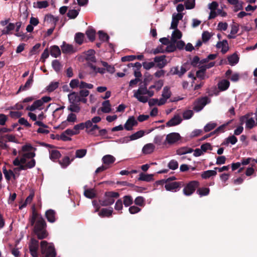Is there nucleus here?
I'll use <instances>...</instances> for the list:
<instances>
[{
    "label": "nucleus",
    "mask_w": 257,
    "mask_h": 257,
    "mask_svg": "<svg viewBox=\"0 0 257 257\" xmlns=\"http://www.w3.org/2000/svg\"><path fill=\"white\" fill-rule=\"evenodd\" d=\"M35 156V153H25L21 158L17 157L13 161L14 165L16 166V168L12 170L14 174V179L19 177L21 171L31 169L35 167L36 161L33 159Z\"/></svg>",
    "instance_id": "f257e3e1"
},
{
    "label": "nucleus",
    "mask_w": 257,
    "mask_h": 257,
    "mask_svg": "<svg viewBox=\"0 0 257 257\" xmlns=\"http://www.w3.org/2000/svg\"><path fill=\"white\" fill-rule=\"evenodd\" d=\"M35 221L34 230L38 238L41 239L46 237L47 233L45 230L46 223L44 219L42 217L34 215L31 221V225H33Z\"/></svg>",
    "instance_id": "f03ea898"
},
{
    "label": "nucleus",
    "mask_w": 257,
    "mask_h": 257,
    "mask_svg": "<svg viewBox=\"0 0 257 257\" xmlns=\"http://www.w3.org/2000/svg\"><path fill=\"white\" fill-rule=\"evenodd\" d=\"M134 96L137 99L138 101L143 103H146L148 101L147 96H145L147 94L149 96H153L154 92L151 89L148 90L146 85L140 86L137 90H134Z\"/></svg>",
    "instance_id": "7ed1b4c3"
},
{
    "label": "nucleus",
    "mask_w": 257,
    "mask_h": 257,
    "mask_svg": "<svg viewBox=\"0 0 257 257\" xmlns=\"http://www.w3.org/2000/svg\"><path fill=\"white\" fill-rule=\"evenodd\" d=\"M40 247L42 254L45 257L56 256V252L53 243L43 240L41 242Z\"/></svg>",
    "instance_id": "20e7f679"
},
{
    "label": "nucleus",
    "mask_w": 257,
    "mask_h": 257,
    "mask_svg": "<svg viewBox=\"0 0 257 257\" xmlns=\"http://www.w3.org/2000/svg\"><path fill=\"white\" fill-rule=\"evenodd\" d=\"M51 100V98L49 96H44L41 99L35 101L33 103L27 107V109L33 111L36 109L41 110L44 103H47Z\"/></svg>",
    "instance_id": "39448f33"
},
{
    "label": "nucleus",
    "mask_w": 257,
    "mask_h": 257,
    "mask_svg": "<svg viewBox=\"0 0 257 257\" xmlns=\"http://www.w3.org/2000/svg\"><path fill=\"white\" fill-rule=\"evenodd\" d=\"M210 99L207 97H204L198 99L194 103L193 109L196 112L201 111L204 107L210 102Z\"/></svg>",
    "instance_id": "423d86ee"
},
{
    "label": "nucleus",
    "mask_w": 257,
    "mask_h": 257,
    "mask_svg": "<svg viewBox=\"0 0 257 257\" xmlns=\"http://www.w3.org/2000/svg\"><path fill=\"white\" fill-rule=\"evenodd\" d=\"M198 186V182L193 181L189 182L183 189V193L186 196H190L193 193Z\"/></svg>",
    "instance_id": "0eeeda50"
},
{
    "label": "nucleus",
    "mask_w": 257,
    "mask_h": 257,
    "mask_svg": "<svg viewBox=\"0 0 257 257\" xmlns=\"http://www.w3.org/2000/svg\"><path fill=\"white\" fill-rule=\"evenodd\" d=\"M181 138L179 134L177 133H171L166 136V143L167 146L176 143Z\"/></svg>",
    "instance_id": "6e6552de"
},
{
    "label": "nucleus",
    "mask_w": 257,
    "mask_h": 257,
    "mask_svg": "<svg viewBox=\"0 0 257 257\" xmlns=\"http://www.w3.org/2000/svg\"><path fill=\"white\" fill-rule=\"evenodd\" d=\"M38 246V241L34 239H32L29 245V249L31 254L33 257H38L37 252Z\"/></svg>",
    "instance_id": "1a4fd4ad"
},
{
    "label": "nucleus",
    "mask_w": 257,
    "mask_h": 257,
    "mask_svg": "<svg viewBox=\"0 0 257 257\" xmlns=\"http://www.w3.org/2000/svg\"><path fill=\"white\" fill-rule=\"evenodd\" d=\"M183 14L182 13H174L172 15V20L170 29H177L179 21L182 19Z\"/></svg>",
    "instance_id": "9d476101"
},
{
    "label": "nucleus",
    "mask_w": 257,
    "mask_h": 257,
    "mask_svg": "<svg viewBox=\"0 0 257 257\" xmlns=\"http://www.w3.org/2000/svg\"><path fill=\"white\" fill-rule=\"evenodd\" d=\"M182 121V118L181 115L177 114L166 123V125L169 127L176 126L180 124Z\"/></svg>",
    "instance_id": "9b49d317"
},
{
    "label": "nucleus",
    "mask_w": 257,
    "mask_h": 257,
    "mask_svg": "<svg viewBox=\"0 0 257 257\" xmlns=\"http://www.w3.org/2000/svg\"><path fill=\"white\" fill-rule=\"evenodd\" d=\"M138 122L134 116H130L124 125V128L127 131H132Z\"/></svg>",
    "instance_id": "f8f14e48"
},
{
    "label": "nucleus",
    "mask_w": 257,
    "mask_h": 257,
    "mask_svg": "<svg viewBox=\"0 0 257 257\" xmlns=\"http://www.w3.org/2000/svg\"><path fill=\"white\" fill-rule=\"evenodd\" d=\"M154 143L160 148H164L167 147L166 139H164V136H156L154 139Z\"/></svg>",
    "instance_id": "ddd939ff"
},
{
    "label": "nucleus",
    "mask_w": 257,
    "mask_h": 257,
    "mask_svg": "<svg viewBox=\"0 0 257 257\" xmlns=\"http://www.w3.org/2000/svg\"><path fill=\"white\" fill-rule=\"evenodd\" d=\"M181 185V183L178 182H166L165 188L167 191H176L177 189Z\"/></svg>",
    "instance_id": "4468645a"
},
{
    "label": "nucleus",
    "mask_w": 257,
    "mask_h": 257,
    "mask_svg": "<svg viewBox=\"0 0 257 257\" xmlns=\"http://www.w3.org/2000/svg\"><path fill=\"white\" fill-rule=\"evenodd\" d=\"M154 62L157 64V66L160 69L164 67L167 64V60L165 55L156 57L154 58Z\"/></svg>",
    "instance_id": "2eb2a0df"
},
{
    "label": "nucleus",
    "mask_w": 257,
    "mask_h": 257,
    "mask_svg": "<svg viewBox=\"0 0 257 257\" xmlns=\"http://www.w3.org/2000/svg\"><path fill=\"white\" fill-rule=\"evenodd\" d=\"M69 102L78 103L80 102L81 96L79 92H72L68 95Z\"/></svg>",
    "instance_id": "dca6fc26"
},
{
    "label": "nucleus",
    "mask_w": 257,
    "mask_h": 257,
    "mask_svg": "<svg viewBox=\"0 0 257 257\" xmlns=\"http://www.w3.org/2000/svg\"><path fill=\"white\" fill-rule=\"evenodd\" d=\"M155 148V145L152 143H149L145 145L142 149V153L145 155L152 153Z\"/></svg>",
    "instance_id": "f3484780"
},
{
    "label": "nucleus",
    "mask_w": 257,
    "mask_h": 257,
    "mask_svg": "<svg viewBox=\"0 0 257 257\" xmlns=\"http://www.w3.org/2000/svg\"><path fill=\"white\" fill-rule=\"evenodd\" d=\"M174 29V31L172 32L171 41L172 43L175 44L178 40L181 38L182 33L177 28Z\"/></svg>",
    "instance_id": "a211bd4d"
},
{
    "label": "nucleus",
    "mask_w": 257,
    "mask_h": 257,
    "mask_svg": "<svg viewBox=\"0 0 257 257\" xmlns=\"http://www.w3.org/2000/svg\"><path fill=\"white\" fill-rule=\"evenodd\" d=\"M216 47L221 49V52L223 54L225 53L229 49L228 42L226 40L218 42L216 44Z\"/></svg>",
    "instance_id": "6ab92c4d"
},
{
    "label": "nucleus",
    "mask_w": 257,
    "mask_h": 257,
    "mask_svg": "<svg viewBox=\"0 0 257 257\" xmlns=\"http://www.w3.org/2000/svg\"><path fill=\"white\" fill-rule=\"evenodd\" d=\"M77 120V117L76 114L73 113H70L67 116V119L65 121H64L61 123V126H66L67 125L68 122H70L72 123H74Z\"/></svg>",
    "instance_id": "aec40b11"
},
{
    "label": "nucleus",
    "mask_w": 257,
    "mask_h": 257,
    "mask_svg": "<svg viewBox=\"0 0 257 257\" xmlns=\"http://www.w3.org/2000/svg\"><path fill=\"white\" fill-rule=\"evenodd\" d=\"M101 111L103 113H109L111 111V104L108 100L103 101L102 106L100 107Z\"/></svg>",
    "instance_id": "412c9836"
},
{
    "label": "nucleus",
    "mask_w": 257,
    "mask_h": 257,
    "mask_svg": "<svg viewBox=\"0 0 257 257\" xmlns=\"http://www.w3.org/2000/svg\"><path fill=\"white\" fill-rule=\"evenodd\" d=\"M44 20L46 23H50L52 26H56L58 19L52 15L49 14L45 16Z\"/></svg>",
    "instance_id": "4be33fe9"
},
{
    "label": "nucleus",
    "mask_w": 257,
    "mask_h": 257,
    "mask_svg": "<svg viewBox=\"0 0 257 257\" xmlns=\"http://www.w3.org/2000/svg\"><path fill=\"white\" fill-rule=\"evenodd\" d=\"M115 158L112 155H106L102 157V161L103 164L109 165L114 162Z\"/></svg>",
    "instance_id": "5701e85b"
},
{
    "label": "nucleus",
    "mask_w": 257,
    "mask_h": 257,
    "mask_svg": "<svg viewBox=\"0 0 257 257\" xmlns=\"http://www.w3.org/2000/svg\"><path fill=\"white\" fill-rule=\"evenodd\" d=\"M46 217L48 221L53 223L55 221V212L53 210L49 209L46 212Z\"/></svg>",
    "instance_id": "b1692460"
},
{
    "label": "nucleus",
    "mask_w": 257,
    "mask_h": 257,
    "mask_svg": "<svg viewBox=\"0 0 257 257\" xmlns=\"http://www.w3.org/2000/svg\"><path fill=\"white\" fill-rule=\"evenodd\" d=\"M113 212L112 208H103L99 212L98 215L100 217H109L111 215Z\"/></svg>",
    "instance_id": "393cba45"
},
{
    "label": "nucleus",
    "mask_w": 257,
    "mask_h": 257,
    "mask_svg": "<svg viewBox=\"0 0 257 257\" xmlns=\"http://www.w3.org/2000/svg\"><path fill=\"white\" fill-rule=\"evenodd\" d=\"M50 54L54 58H57L60 56L61 51L59 47L56 45L52 46L50 48Z\"/></svg>",
    "instance_id": "a878e982"
},
{
    "label": "nucleus",
    "mask_w": 257,
    "mask_h": 257,
    "mask_svg": "<svg viewBox=\"0 0 257 257\" xmlns=\"http://www.w3.org/2000/svg\"><path fill=\"white\" fill-rule=\"evenodd\" d=\"M49 155L50 159L53 161H55L61 157L60 152L56 150H50Z\"/></svg>",
    "instance_id": "bb28decb"
},
{
    "label": "nucleus",
    "mask_w": 257,
    "mask_h": 257,
    "mask_svg": "<svg viewBox=\"0 0 257 257\" xmlns=\"http://www.w3.org/2000/svg\"><path fill=\"white\" fill-rule=\"evenodd\" d=\"M33 74H32L29 77L28 80L26 81V83L24 86H21L20 88L19 91L20 90H26L29 88L31 87L32 86L33 82Z\"/></svg>",
    "instance_id": "cd10ccee"
},
{
    "label": "nucleus",
    "mask_w": 257,
    "mask_h": 257,
    "mask_svg": "<svg viewBox=\"0 0 257 257\" xmlns=\"http://www.w3.org/2000/svg\"><path fill=\"white\" fill-rule=\"evenodd\" d=\"M15 28V25L14 23H9L3 30V35L11 34V31Z\"/></svg>",
    "instance_id": "c85d7f7f"
},
{
    "label": "nucleus",
    "mask_w": 257,
    "mask_h": 257,
    "mask_svg": "<svg viewBox=\"0 0 257 257\" xmlns=\"http://www.w3.org/2000/svg\"><path fill=\"white\" fill-rule=\"evenodd\" d=\"M49 6V4L46 1H38L33 3V7L37 9L46 8Z\"/></svg>",
    "instance_id": "c756f323"
},
{
    "label": "nucleus",
    "mask_w": 257,
    "mask_h": 257,
    "mask_svg": "<svg viewBox=\"0 0 257 257\" xmlns=\"http://www.w3.org/2000/svg\"><path fill=\"white\" fill-rule=\"evenodd\" d=\"M230 83L229 82L225 79L222 80L220 81L218 84V88L224 91L226 90L229 86Z\"/></svg>",
    "instance_id": "7c9ffc66"
},
{
    "label": "nucleus",
    "mask_w": 257,
    "mask_h": 257,
    "mask_svg": "<svg viewBox=\"0 0 257 257\" xmlns=\"http://www.w3.org/2000/svg\"><path fill=\"white\" fill-rule=\"evenodd\" d=\"M145 131L140 130L131 135L129 138L130 140L134 141L143 137L145 135Z\"/></svg>",
    "instance_id": "2f4dec72"
},
{
    "label": "nucleus",
    "mask_w": 257,
    "mask_h": 257,
    "mask_svg": "<svg viewBox=\"0 0 257 257\" xmlns=\"http://www.w3.org/2000/svg\"><path fill=\"white\" fill-rule=\"evenodd\" d=\"M61 50L63 53H71L73 52V49L72 45L66 44L63 42V45L61 46Z\"/></svg>",
    "instance_id": "473e14b6"
},
{
    "label": "nucleus",
    "mask_w": 257,
    "mask_h": 257,
    "mask_svg": "<svg viewBox=\"0 0 257 257\" xmlns=\"http://www.w3.org/2000/svg\"><path fill=\"white\" fill-rule=\"evenodd\" d=\"M33 149V147L30 144H28L22 147V150L19 152V154L22 156L25 153H32L31 151Z\"/></svg>",
    "instance_id": "72a5a7b5"
},
{
    "label": "nucleus",
    "mask_w": 257,
    "mask_h": 257,
    "mask_svg": "<svg viewBox=\"0 0 257 257\" xmlns=\"http://www.w3.org/2000/svg\"><path fill=\"white\" fill-rule=\"evenodd\" d=\"M217 174L216 171L215 170H207L203 172L201 174V177L203 179H207L212 176H214Z\"/></svg>",
    "instance_id": "f704fd0d"
},
{
    "label": "nucleus",
    "mask_w": 257,
    "mask_h": 257,
    "mask_svg": "<svg viewBox=\"0 0 257 257\" xmlns=\"http://www.w3.org/2000/svg\"><path fill=\"white\" fill-rule=\"evenodd\" d=\"M227 59L229 64L232 66L237 64L239 60V58L236 54H233L228 56Z\"/></svg>",
    "instance_id": "c9c22d12"
},
{
    "label": "nucleus",
    "mask_w": 257,
    "mask_h": 257,
    "mask_svg": "<svg viewBox=\"0 0 257 257\" xmlns=\"http://www.w3.org/2000/svg\"><path fill=\"white\" fill-rule=\"evenodd\" d=\"M237 142V139L234 136H229L227 138L225 141L222 143L223 145H228L229 144L234 145Z\"/></svg>",
    "instance_id": "e433bc0d"
},
{
    "label": "nucleus",
    "mask_w": 257,
    "mask_h": 257,
    "mask_svg": "<svg viewBox=\"0 0 257 257\" xmlns=\"http://www.w3.org/2000/svg\"><path fill=\"white\" fill-rule=\"evenodd\" d=\"M70 104L68 107V109L71 112H79L80 110V107L77 103L70 102Z\"/></svg>",
    "instance_id": "4c0bfd02"
},
{
    "label": "nucleus",
    "mask_w": 257,
    "mask_h": 257,
    "mask_svg": "<svg viewBox=\"0 0 257 257\" xmlns=\"http://www.w3.org/2000/svg\"><path fill=\"white\" fill-rule=\"evenodd\" d=\"M86 35L90 41H93L95 37V31L92 28H89L86 32Z\"/></svg>",
    "instance_id": "58836bf2"
},
{
    "label": "nucleus",
    "mask_w": 257,
    "mask_h": 257,
    "mask_svg": "<svg viewBox=\"0 0 257 257\" xmlns=\"http://www.w3.org/2000/svg\"><path fill=\"white\" fill-rule=\"evenodd\" d=\"M114 202V199H111L110 197L106 195V198L100 201V204L103 206H106L112 204Z\"/></svg>",
    "instance_id": "ea45409f"
},
{
    "label": "nucleus",
    "mask_w": 257,
    "mask_h": 257,
    "mask_svg": "<svg viewBox=\"0 0 257 257\" xmlns=\"http://www.w3.org/2000/svg\"><path fill=\"white\" fill-rule=\"evenodd\" d=\"M80 10H70L67 14L68 17L69 19H73L77 17L79 14Z\"/></svg>",
    "instance_id": "a19ab883"
},
{
    "label": "nucleus",
    "mask_w": 257,
    "mask_h": 257,
    "mask_svg": "<svg viewBox=\"0 0 257 257\" xmlns=\"http://www.w3.org/2000/svg\"><path fill=\"white\" fill-rule=\"evenodd\" d=\"M52 66L54 70L58 72H59L62 67V65L58 60H54L52 62Z\"/></svg>",
    "instance_id": "79ce46f5"
},
{
    "label": "nucleus",
    "mask_w": 257,
    "mask_h": 257,
    "mask_svg": "<svg viewBox=\"0 0 257 257\" xmlns=\"http://www.w3.org/2000/svg\"><path fill=\"white\" fill-rule=\"evenodd\" d=\"M193 111L190 109L185 110L182 113L183 117L184 119H190L193 116Z\"/></svg>",
    "instance_id": "37998d69"
},
{
    "label": "nucleus",
    "mask_w": 257,
    "mask_h": 257,
    "mask_svg": "<svg viewBox=\"0 0 257 257\" xmlns=\"http://www.w3.org/2000/svg\"><path fill=\"white\" fill-rule=\"evenodd\" d=\"M71 163L70 158L68 157H65L59 161L61 167L63 168H66Z\"/></svg>",
    "instance_id": "c03bdc74"
},
{
    "label": "nucleus",
    "mask_w": 257,
    "mask_h": 257,
    "mask_svg": "<svg viewBox=\"0 0 257 257\" xmlns=\"http://www.w3.org/2000/svg\"><path fill=\"white\" fill-rule=\"evenodd\" d=\"M184 4L186 9H193L195 6V0H187Z\"/></svg>",
    "instance_id": "a18cd8bd"
},
{
    "label": "nucleus",
    "mask_w": 257,
    "mask_h": 257,
    "mask_svg": "<svg viewBox=\"0 0 257 257\" xmlns=\"http://www.w3.org/2000/svg\"><path fill=\"white\" fill-rule=\"evenodd\" d=\"M99 130V127L96 124H94L91 128L86 130V132L90 135H93L94 136H98V135L95 132L96 130Z\"/></svg>",
    "instance_id": "49530a36"
},
{
    "label": "nucleus",
    "mask_w": 257,
    "mask_h": 257,
    "mask_svg": "<svg viewBox=\"0 0 257 257\" xmlns=\"http://www.w3.org/2000/svg\"><path fill=\"white\" fill-rule=\"evenodd\" d=\"M123 204L125 207H128L133 203V198L129 195H126L123 197Z\"/></svg>",
    "instance_id": "de8ad7c7"
},
{
    "label": "nucleus",
    "mask_w": 257,
    "mask_h": 257,
    "mask_svg": "<svg viewBox=\"0 0 257 257\" xmlns=\"http://www.w3.org/2000/svg\"><path fill=\"white\" fill-rule=\"evenodd\" d=\"M58 85L59 83L58 82H52L46 87V90L49 92H52L58 88Z\"/></svg>",
    "instance_id": "09e8293b"
},
{
    "label": "nucleus",
    "mask_w": 257,
    "mask_h": 257,
    "mask_svg": "<svg viewBox=\"0 0 257 257\" xmlns=\"http://www.w3.org/2000/svg\"><path fill=\"white\" fill-rule=\"evenodd\" d=\"M101 64L103 66L106 68V70L108 72L110 73H113L115 71V68L113 66L109 65L107 62L104 61H101Z\"/></svg>",
    "instance_id": "8fccbe9b"
},
{
    "label": "nucleus",
    "mask_w": 257,
    "mask_h": 257,
    "mask_svg": "<svg viewBox=\"0 0 257 257\" xmlns=\"http://www.w3.org/2000/svg\"><path fill=\"white\" fill-rule=\"evenodd\" d=\"M84 39V35L83 34L81 33H77L75 34V42L81 45L82 44L83 42Z\"/></svg>",
    "instance_id": "3c124183"
},
{
    "label": "nucleus",
    "mask_w": 257,
    "mask_h": 257,
    "mask_svg": "<svg viewBox=\"0 0 257 257\" xmlns=\"http://www.w3.org/2000/svg\"><path fill=\"white\" fill-rule=\"evenodd\" d=\"M153 175L149 174H145L143 173H141L140 174V177L139 178V180L145 181H150L152 179Z\"/></svg>",
    "instance_id": "603ef678"
},
{
    "label": "nucleus",
    "mask_w": 257,
    "mask_h": 257,
    "mask_svg": "<svg viewBox=\"0 0 257 257\" xmlns=\"http://www.w3.org/2000/svg\"><path fill=\"white\" fill-rule=\"evenodd\" d=\"M217 125V124L213 122H210L205 125L204 127V131L205 132H208L214 129Z\"/></svg>",
    "instance_id": "864d4df0"
},
{
    "label": "nucleus",
    "mask_w": 257,
    "mask_h": 257,
    "mask_svg": "<svg viewBox=\"0 0 257 257\" xmlns=\"http://www.w3.org/2000/svg\"><path fill=\"white\" fill-rule=\"evenodd\" d=\"M84 195L87 198L92 199L95 197V194L93 189H86L84 191Z\"/></svg>",
    "instance_id": "5fc2aeb1"
},
{
    "label": "nucleus",
    "mask_w": 257,
    "mask_h": 257,
    "mask_svg": "<svg viewBox=\"0 0 257 257\" xmlns=\"http://www.w3.org/2000/svg\"><path fill=\"white\" fill-rule=\"evenodd\" d=\"M3 172L5 177L7 180H10L12 178L14 179V174L12 172V170L7 171L6 169H5L3 170Z\"/></svg>",
    "instance_id": "6e6d98bb"
},
{
    "label": "nucleus",
    "mask_w": 257,
    "mask_h": 257,
    "mask_svg": "<svg viewBox=\"0 0 257 257\" xmlns=\"http://www.w3.org/2000/svg\"><path fill=\"white\" fill-rule=\"evenodd\" d=\"M178 166L177 161L175 160H171L168 164L169 168L173 170L177 169L178 168Z\"/></svg>",
    "instance_id": "4d7b16f0"
},
{
    "label": "nucleus",
    "mask_w": 257,
    "mask_h": 257,
    "mask_svg": "<svg viewBox=\"0 0 257 257\" xmlns=\"http://www.w3.org/2000/svg\"><path fill=\"white\" fill-rule=\"evenodd\" d=\"M69 85L72 89H75L78 87L80 88V82L77 79H73L71 80Z\"/></svg>",
    "instance_id": "13d9d810"
},
{
    "label": "nucleus",
    "mask_w": 257,
    "mask_h": 257,
    "mask_svg": "<svg viewBox=\"0 0 257 257\" xmlns=\"http://www.w3.org/2000/svg\"><path fill=\"white\" fill-rule=\"evenodd\" d=\"M255 121L252 117L247 119L245 121L246 127L249 129L252 128L255 125Z\"/></svg>",
    "instance_id": "bf43d9fd"
},
{
    "label": "nucleus",
    "mask_w": 257,
    "mask_h": 257,
    "mask_svg": "<svg viewBox=\"0 0 257 257\" xmlns=\"http://www.w3.org/2000/svg\"><path fill=\"white\" fill-rule=\"evenodd\" d=\"M99 38L101 41H107L109 37L105 33L103 32L102 31H99L98 32Z\"/></svg>",
    "instance_id": "052dcab7"
},
{
    "label": "nucleus",
    "mask_w": 257,
    "mask_h": 257,
    "mask_svg": "<svg viewBox=\"0 0 257 257\" xmlns=\"http://www.w3.org/2000/svg\"><path fill=\"white\" fill-rule=\"evenodd\" d=\"M87 151L86 149L77 150L75 153V156L76 158H81L84 157L86 154Z\"/></svg>",
    "instance_id": "680f3d73"
},
{
    "label": "nucleus",
    "mask_w": 257,
    "mask_h": 257,
    "mask_svg": "<svg viewBox=\"0 0 257 257\" xmlns=\"http://www.w3.org/2000/svg\"><path fill=\"white\" fill-rule=\"evenodd\" d=\"M162 96L163 97H165L167 99L170 98L171 96V92L168 87H165L164 88Z\"/></svg>",
    "instance_id": "e2e57ef3"
},
{
    "label": "nucleus",
    "mask_w": 257,
    "mask_h": 257,
    "mask_svg": "<svg viewBox=\"0 0 257 257\" xmlns=\"http://www.w3.org/2000/svg\"><path fill=\"white\" fill-rule=\"evenodd\" d=\"M211 36V34L209 32H204L202 34V41L204 42H207L210 39Z\"/></svg>",
    "instance_id": "0e129e2a"
},
{
    "label": "nucleus",
    "mask_w": 257,
    "mask_h": 257,
    "mask_svg": "<svg viewBox=\"0 0 257 257\" xmlns=\"http://www.w3.org/2000/svg\"><path fill=\"white\" fill-rule=\"evenodd\" d=\"M226 125V124H222V125L219 126L215 131L211 132L210 133V135H215V134L218 135V134H219L220 133L223 132Z\"/></svg>",
    "instance_id": "69168bd1"
},
{
    "label": "nucleus",
    "mask_w": 257,
    "mask_h": 257,
    "mask_svg": "<svg viewBox=\"0 0 257 257\" xmlns=\"http://www.w3.org/2000/svg\"><path fill=\"white\" fill-rule=\"evenodd\" d=\"M145 199L142 196L137 197L135 200V203L139 206H143L144 204Z\"/></svg>",
    "instance_id": "338daca9"
},
{
    "label": "nucleus",
    "mask_w": 257,
    "mask_h": 257,
    "mask_svg": "<svg viewBox=\"0 0 257 257\" xmlns=\"http://www.w3.org/2000/svg\"><path fill=\"white\" fill-rule=\"evenodd\" d=\"M197 192L200 196H205L209 194V189L207 188H202L199 189Z\"/></svg>",
    "instance_id": "774afa93"
}]
</instances>
